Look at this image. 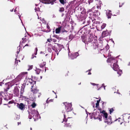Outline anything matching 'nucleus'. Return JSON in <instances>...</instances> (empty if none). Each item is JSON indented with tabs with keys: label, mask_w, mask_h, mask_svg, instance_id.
<instances>
[{
	"label": "nucleus",
	"mask_w": 130,
	"mask_h": 130,
	"mask_svg": "<svg viewBox=\"0 0 130 130\" xmlns=\"http://www.w3.org/2000/svg\"><path fill=\"white\" fill-rule=\"evenodd\" d=\"M23 75L22 74L19 75L14 80L11 82L5 84V85H8L9 87H11L15 83L20 81L22 78Z\"/></svg>",
	"instance_id": "obj_1"
},
{
	"label": "nucleus",
	"mask_w": 130,
	"mask_h": 130,
	"mask_svg": "<svg viewBox=\"0 0 130 130\" xmlns=\"http://www.w3.org/2000/svg\"><path fill=\"white\" fill-rule=\"evenodd\" d=\"M101 113V115L100 116L103 117L104 122L108 124H111V117H108V118L107 113L104 111H102Z\"/></svg>",
	"instance_id": "obj_2"
},
{
	"label": "nucleus",
	"mask_w": 130,
	"mask_h": 130,
	"mask_svg": "<svg viewBox=\"0 0 130 130\" xmlns=\"http://www.w3.org/2000/svg\"><path fill=\"white\" fill-rule=\"evenodd\" d=\"M115 57L108 58L107 60V61L108 62H113V61L115 62L114 63L113 67H112V68L115 71H117L119 69V66L117 63V61L115 60Z\"/></svg>",
	"instance_id": "obj_3"
},
{
	"label": "nucleus",
	"mask_w": 130,
	"mask_h": 130,
	"mask_svg": "<svg viewBox=\"0 0 130 130\" xmlns=\"http://www.w3.org/2000/svg\"><path fill=\"white\" fill-rule=\"evenodd\" d=\"M64 104L65 106L66 111L68 112L72 110L73 108L72 107V105L71 103H67L66 102L64 103Z\"/></svg>",
	"instance_id": "obj_4"
},
{
	"label": "nucleus",
	"mask_w": 130,
	"mask_h": 130,
	"mask_svg": "<svg viewBox=\"0 0 130 130\" xmlns=\"http://www.w3.org/2000/svg\"><path fill=\"white\" fill-rule=\"evenodd\" d=\"M31 113L33 116V117L35 120L38 119L39 118V113L37 110H32Z\"/></svg>",
	"instance_id": "obj_5"
},
{
	"label": "nucleus",
	"mask_w": 130,
	"mask_h": 130,
	"mask_svg": "<svg viewBox=\"0 0 130 130\" xmlns=\"http://www.w3.org/2000/svg\"><path fill=\"white\" fill-rule=\"evenodd\" d=\"M69 50V49L68 48ZM69 51L68 53V55L69 57L72 59H73L76 58L79 55V54L77 52H76L74 53H72L71 54H69Z\"/></svg>",
	"instance_id": "obj_6"
},
{
	"label": "nucleus",
	"mask_w": 130,
	"mask_h": 130,
	"mask_svg": "<svg viewBox=\"0 0 130 130\" xmlns=\"http://www.w3.org/2000/svg\"><path fill=\"white\" fill-rule=\"evenodd\" d=\"M92 116L95 119H98L99 121H101L102 120V117L100 115L96 117V112H94L92 113Z\"/></svg>",
	"instance_id": "obj_7"
},
{
	"label": "nucleus",
	"mask_w": 130,
	"mask_h": 130,
	"mask_svg": "<svg viewBox=\"0 0 130 130\" xmlns=\"http://www.w3.org/2000/svg\"><path fill=\"white\" fill-rule=\"evenodd\" d=\"M52 49L55 51L56 53L57 54V55L58 56V52H60L61 50L60 48L59 47H58V48L55 45H54L52 47Z\"/></svg>",
	"instance_id": "obj_8"
},
{
	"label": "nucleus",
	"mask_w": 130,
	"mask_h": 130,
	"mask_svg": "<svg viewBox=\"0 0 130 130\" xmlns=\"http://www.w3.org/2000/svg\"><path fill=\"white\" fill-rule=\"evenodd\" d=\"M13 93L17 96H18L19 94V91L17 87H15L13 90Z\"/></svg>",
	"instance_id": "obj_9"
},
{
	"label": "nucleus",
	"mask_w": 130,
	"mask_h": 130,
	"mask_svg": "<svg viewBox=\"0 0 130 130\" xmlns=\"http://www.w3.org/2000/svg\"><path fill=\"white\" fill-rule=\"evenodd\" d=\"M17 106L21 110L23 109L24 106L22 103H21L20 104H17Z\"/></svg>",
	"instance_id": "obj_10"
},
{
	"label": "nucleus",
	"mask_w": 130,
	"mask_h": 130,
	"mask_svg": "<svg viewBox=\"0 0 130 130\" xmlns=\"http://www.w3.org/2000/svg\"><path fill=\"white\" fill-rule=\"evenodd\" d=\"M46 2L47 4H51L52 5L54 4V2L56 0H43Z\"/></svg>",
	"instance_id": "obj_11"
},
{
	"label": "nucleus",
	"mask_w": 130,
	"mask_h": 130,
	"mask_svg": "<svg viewBox=\"0 0 130 130\" xmlns=\"http://www.w3.org/2000/svg\"><path fill=\"white\" fill-rule=\"evenodd\" d=\"M31 92H32L33 93H36L38 91V90L36 88L34 89L33 88V86H31Z\"/></svg>",
	"instance_id": "obj_12"
},
{
	"label": "nucleus",
	"mask_w": 130,
	"mask_h": 130,
	"mask_svg": "<svg viewBox=\"0 0 130 130\" xmlns=\"http://www.w3.org/2000/svg\"><path fill=\"white\" fill-rule=\"evenodd\" d=\"M111 12V11L110 10H109L108 12H106V14L108 19L110 18H111V16L112 15L111 13H110Z\"/></svg>",
	"instance_id": "obj_13"
},
{
	"label": "nucleus",
	"mask_w": 130,
	"mask_h": 130,
	"mask_svg": "<svg viewBox=\"0 0 130 130\" xmlns=\"http://www.w3.org/2000/svg\"><path fill=\"white\" fill-rule=\"evenodd\" d=\"M93 39V37L92 35H90V36H89V38H88V42H91L92 41Z\"/></svg>",
	"instance_id": "obj_14"
},
{
	"label": "nucleus",
	"mask_w": 130,
	"mask_h": 130,
	"mask_svg": "<svg viewBox=\"0 0 130 130\" xmlns=\"http://www.w3.org/2000/svg\"><path fill=\"white\" fill-rule=\"evenodd\" d=\"M61 28V27H58L55 29V32L56 34H59L60 33Z\"/></svg>",
	"instance_id": "obj_15"
},
{
	"label": "nucleus",
	"mask_w": 130,
	"mask_h": 130,
	"mask_svg": "<svg viewBox=\"0 0 130 130\" xmlns=\"http://www.w3.org/2000/svg\"><path fill=\"white\" fill-rule=\"evenodd\" d=\"M108 31H104L102 33V36L104 37L107 36V35Z\"/></svg>",
	"instance_id": "obj_16"
},
{
	"label": "nucleus",
	"mask_w": 130,
	"mask_h": 130,
	"mask_svg": "<svg viewBox=\"0 0 130 130\" xmlns=\"http://www.w3.org/2000/svg\"><path fill=\"white\" fill-rule=\"evenodd\" d=\"M46 64V62H44L40 64L39 65L40 66L41 68H43L45 65Z\"/></svg>",
	"instance_id": "obj_17"
},
{
	"label": "nucleus",
	"mask_w": 130,
	"mask_h": 130,
	"mask_svg": "<svg viewBox=\"0 0 130 130\" xmlns=\"http://www.w3.org/2000/svg\"><path fill=\"white\" fill-rule=\"evenodd\" d=\"M46 27H47V29H48V30H44V31L45 32H48L50 31V26L47 24L46 25Z\"/></svg>",
	"instance_id": "obj_18"
},
{
	"label": "nucleus",
	"mask_w": 130,
	"mask_h": 130,
	"mask_svg": "<svg viewBox=\"0 0 130 130\" xmlns=\"http://www.w3.org/2000/svg\"><path fill=\"white\" fill-rule=\"evenodd\" d=\"M92 9L93 10V11L94 10H95L94 11H95L94 12L95 13H96V12H98V10H97L96 9V6H94V7H93L92 8Z\"/></svg>",
	"instance_id": "obj_19"
},
{
	"label": "nucleus",
	"mask_w": 130,
	"mask_h": 130,
	"mask_svg": "<svg viewBox=\"0 0 130 130\" xmlns=\"http://www.w3.org/2000/svg\"><path fill=\"white\" fill-rule=\"evenodd\" d=\"M106 26V24L105 23H103L101 26V28L102 29H104Z\"/></svg>",
	"instance_id": "obj_20"
},
{
	"label": "nucleus",
	"mask_w": 130,
	"mask_h": 130,
	"mask_svg": "<svg viewBox=\"0 0 130 130\" xmlns=\"http://www.w3.org/2000/svg\"><path fill=\"white\" fill-rule=\"evenodd\" d=\"M32 80V79L31 78H26V80H25L27 82H30Z\"/></svg>",
	"instance_id": "obj_21"
},
{
	"label": "nucleus",
	"mask_w": 130,
	"mask_h": 130,
	"mask_svg": "<svg viewBox=\"0 0 130 130\" xmlns=\"http://www.w3.org/2000/svg\"><path fill=\"white\" fill-rule=\"evenodd\" d=\"M100 101V99L99 100L97 101L96 103V107L97 108L98 107V106L99 105V104Z\"/></svg>",
	"instance_id": "obj_22"
},
{
	"label": "nucleus",
	"mask_w": 130,
	"mask_h": 130,
	"mask_svg": "<svg viewBox=\"0 0 130 130\" xmlns=\"http://www.w3.org/2000/svg\"><path fill=\"white\" fill-rule=\"evenodd\" d=\"M35 71L36 73L37 74H39L40 72V70L39 69H36Z\"/></svg>",
	"instance_id": "obj_23"
},
{
	"label": "nucleus",
	"mask_w": 130,
	"mask_h": 130,
	"mask_svg": "<svg viewBox=\"0 0 130 130\" xmlns=\"http://www.w3.org/2000/svg\"><path fill=\"white\" fill-rule=\"evenodd\" d=\"M122 70H120L119 71H118L117 73L120 76L122 73Z\"/></svg>",
	"instance_id": "obj_24"
},
{
	"label": "nucleus",
	"mask_w": 130,
	"mask_h": 130,
	"mask_svg": "<svg viewBox=\"0 0 130 130\" xmlns=\"http://www.w3.org/2000/svg\"><path fill=\"white\" fill-rule=\"evenodd\" d=\"M33 67V66L32 65L28 66V70H29L31 69Z\"/></svg>",
	"instance_id": "obj_25"
},
{
	"label": "nucleus",
	"mask_w": 130,
	"mask_h": 130,
	"mask_svg": "<svg viewBox=\"0 0 130 130\" xmlns=\"http://www.w3.org/2000/svg\"><path fill=\"white\" fill-rule=\"evenodd\" d=\"M109 112H110V114H111V113L113 111H114V109H113V108H111L109 110Z\"/></svg>",
	"instance_id": "obj_26"
},
{
	"label": "nucleus",
	"mask_w": 130,
	"mask_h": 130,
	"mask_svg": "<svg viewBox=\"0 0 130 130\" xmlns=\"http://www.w3.org/2000/svg\"><path fill=\"white\" fill-rule=\"evenodd\" d=\"M36 106V104L35 103H33L31 104V106L33 108H34Z\"/></svg>",
	"instance_id": "obj_27"
},
{
	"label": "nucleus",
	"mask_w": 130,
	"mask_h": 130,
	"mask_svg": "<svg viewBox=\"0 0 130 130\" xmlns=\"http://www.w3.org/2000/svg\"><path fill=\"white\" fill-rule=\"evenodd\" d=\"M100 6H101L100 5H97L96 6V9L97 10H98L99 9H101Z\"/></svg>",
	"instance_id": "obj_28"
},
{
	"label": "nucleus",
	"mask_w": 130,
	"mask_h": 130,
	"mask_svg": "<svg viewBox=\"0 0 130 130\" xmlns=\"http://www.w3.org/2000/svg\"><path fill=\"white\" fill-rule=\"evenodd\" d=\"M59 11L60 12H63L64 11V9L63 8H60Z\"/></svg>",
	"instance_id": "obj_29"
},
{
	"label": "nucleus",
	"mask_w": 130,
	"mask_h": 130,
	"mask_svg": "<svg viewBox=\"0 0 130 130\" xmlns=\"http://www.w3.org/2000/svg\"><path fill=\"white\" fill-rule=\"evenodd\" d=\"M3 93H4L3 92H0V98H1L2 97H3L2 94Z\"/></svg>",
	"instance_id": "obj_30"
},
{
	"label": "nucleus",
	"mask_w": 130,
	"mask_h": 130,
	"mask_svg": "<svg viewBox=\"0 0 130 130\" xmlns=\"http://www.w3.org/2000/svg\"><path fill=\"white\" fill-rule=\"evenodd\" d=\"M60 2L62 4H64V0H59Z\"/></svg>",
	"instance_id": "obj_31"
},
{
	"label": "nucleus",
	"mask_w": 130,
	"mask_h": 130,
	"mask_svg": "<svg viewBox=\"0 0 130 130\" xmlns=\"http://www.w3.org/2000/svg\"><path fill=\"white\" fill-rule=\"evenodd\" d=\"M106 50H108L109 49V46L108 44H107V45L106 46Z\"/></svg>",
	"instance_id": "obj_32"
},
{
	"label": "nucleus",
	"mask_w": 130,
	"mask_h": 130,
	"mask_svg": "<svg viewBox=\"0 0 130 130\" xmlns=\"http://www.w3.org/2000/svg\"><path fill=\"white\" fill-rule=\"evenodd\" d=\"M18 51L17 52V53L18 54L19 53V52L20 50V47L19 46L18 47Z\"/></svg>",
	"instance_id": "obj_33"
},
{
	"label": "nucleus",
	"mask_w": 130,
	"mask_h": 130,
	"mask_svg": "<svg viewBox=\"0 0 130 130\" xmlns=\"http://www.w3.org/2000/svg\"><path fill=\"white\" fill-rule=\"evenodd\" d=\"M35 51H36V52H35V55H36L37 54V52L38 51V49H37V48L36 47V48H35Z\"/></svg>",
	"instance_id": "obj_34"
},
{
	"label": "nucleus",
	"mask_w": 130,
	"mask_h": 130,
	"mask_svg": "<svg viewBox=\"0 0 130 130\" xmlns=\"http://www.w3.org/2000/svg\"><path fill=\"white\" fill-rule=\"evenodd\" d=\"M64 118L63 119V121L66 122L67 121V120L66 119H65V115L64 114Z\"/></svg>",
	"instance_id": "obj_35"
},
{
	"label": "nucleus",
	"mask_w": 130,
	"mask_h": 130,
	"mask_svg": "<svg viewBox=\"0 0 130 130\" xmlns=\"http://www.w3.org/2000/svg\"><path fill=\"white\" fill-rule=\"evenodd\" d=\"M47 50L48 51L50 52H51V48L50 47H48L47 48Z\"/></svg>",
	"instance_id": "obj_36"
},
{
	"label": "nucleus",
	"mask_w": 130,
	"mask_h": 130,
	"mask_svg": "<svg viewBox=\"0 0 130 130\" xmlns=\"http://www.w3.org/2000/svg\"><path fill=\"white\" fill-rule=\"evenodd\" d=\"M93 0H89L88 1V3H89V4H90V3H92L93 2Z\"/></svg>",
	"instance_id": "obj_37"
},
{
	"label": "nucleus",
	"mask_w": 130,
	"mask_h": 130,
	"mask_svg": "<svg viewBox=\"0 0 130 130\" xmlns=\"http://www.w3.org/2000/svg\"><path fill=\"white\" fill-rule=\"evenodd\" d=\"M104 85V84H102V86L101 87H100V88H98L97 90H100V89L103 87V85Z\"/></svg>",
	"instance_id": "obj_38"
},
{
	"label": "nucleus",
	"mask_w": 130,
	"mask_h": 130,
	"mask_svg": "<svg viewBox=\"0 0 130 130\" xmlns=\"http://www.w3.org/2000/svg\"><path fill=\"white\" fill-rule=\"evenodd\" d=\"M52 41L54 42H56L57 41V40H56V39H52Z\"/></svg>",
	"instance_id": "obj_39"
},
{
	"label": "nucleus",
	"mask_w": 130,
	"mask_h": 130,
	"mask_svg": "<svg viewBox=\"0 0 130 130\" xmlns=\"http://www.w3.org/2000/svg\"><path fill=\"white\" fill-rule=\"evenodd\" d=\"M16 118L18 119H19L20 118V117L18 115H16Z\"/></svg>",
	"instance_id": "obj_40"
},
{
	"label": "nucleus",
	"mask_w": 130,
	"mask_h": 130,
	"mask_svg": "<svg viewBox=\"0 0 130 130\" xmlns=\"http://www.w3.org/2000/svg\"><path fill=\"white\" fill-rule=\"evenodd\" d=\"M52 41V40L51 39H48L47 40V41L49 42H51Z\"/></svg>",
	"instance_id": "obj_41"
},
{
	"label": "nucleus",
	"mask_w": 130,
	"mask_h": 130,
	"mask_svg": "<svg viewBox=\"0 0 130 130\" xmlns=\"http://www.w3.org/2000/svg\"><path fill=\"white\" fill-rule=\"evenodd\" d=\"M34 57H36V56H34L33 55H32L31 57V59H32L34 58Z\"/></svg>",
	"instance_id": "obj_42"
},
{
	"label": "nucleus",
	"mask_w": 130,
	"mask_h": 130,
	"mask_svg": "<svg viewBox=\"0 0 130 130\" xmlns=\"http://www.w3.org/2000/svg\"><path fill=\"white\" fill-rule=\"evenodd\" d=\"M93 10L92 9H89L88 11H87V12H90L92 11Z\"/></svg>",
	"instance_id": "obj_43"
},
{
	"label": "nucleus",
	"mask_w": 130,
	"mask_h": 130,
	"mask_svg": "<svg viewBox=\"0 0 130 130\" xmlns=\"http://www.w3.org/2000/svg\"><path fill=\"white\" fill-rule=\"evenodd\" d=\"M26 41V39H24L22 41V43H24Z\"/></svg>",
	"instance_id": "obj_44"
},
{
	"label": "nucleus",
	"mask_w": 130,
	"mask_h": 130,
	"mask_svg": "<svg viewBox=\"0 0 130 130\" xmlns=\"http://www.w3.org/2000/svg\"><path fill=\"white\" fill-rule=\"evenodd\" d=\"M35 10L36 11H38L39 10V8H36L35 9Z\"/></svg>",
	"instance_id": "obj_45"
},
{
	"label": "nucleus",
	"mask_w": 130,
	"mask_h": 130,
	"mask_svg": "<svg viewBox=\"0 0 130 130\" xmlns=\"http://www.w3.org/2000/svg\"><path fill=\"white\" fill-rule=\"evenodd\" d=\"M91 85H93V86H94V85H98L94 83H91Z\"/></svg>",
	"instance_id": "obj_46"
},
{
	"label": "nucleus",
	"mask_w": 130,
	"mask_h": 130,
	"mask_svg": "<svg viewBox=\"0 0 130 130\" xmlns=\"http://www.w3.org/2000/svg\"><path fill=\"white\" fill-rule=\"evenodd\" d=\"M90 70H89V71H87L86 72H88L89 73L88 74V75H90V74H91V73H90Z\"/></svg>",
	"instance_id": "obj_47"
},
{
	"label": "nucleus",
	"mask_w": 130,
	"mask_h": 130,
	"mask_svg": "<svg viewBox=\"0 0 130 130\" xmlns=\"http://www.w3.org/2000/svg\"><path fill=\"white\" fill-rule=\"evenodd\" d=\"M28 118L29 119H31L32 118V116L30 115H29L28 116Z\"/></svg>",
	"instance_id": "obj_48"
},
{
	"label": "nucleus",
	"mask_w": 130,
	"mask_h": 130,
	"mask_svg": "<svg viewBox=\"0 0 130 130\" xmlns=\"http://www.w3.org/2000/svg\"><path fill=\"white\" fill-rule=\"evenodd\" d=\"M48 46H52V44H51L49 43L48 44Z\"/></svg>",
	"instance_id": "obj_49"
},
{
	"label": "nucleus",
	"mask_w": 130,
	"mask_h": 130,
	"mask_svg": "<svg viewBox=\"0 0 130 130\" xmlns=\"http://www.w3.org/2000/svg\"><path fill=\"white\" fill-rule=\"evenodd\" d=\"M93 105V107H94V106H95V105H94V103H92V105Z\"/></svg>",
	"instance_id": "obj_50"
},
{
	"label": "nucleus",
	"mask_w": 130,
	"mask_h": 130,
	"mask_svg": "<svg viewBox=\"0 0 130 130\" xmlns=\"http://www.w3.org/2000/svg\"><path fill=\"white\" fill-rule=\"evenodd\" d=\"M29 46V45H28V44H26V45L25 46H24V48L25 47V46Z\"/></svg>",
	"instance_id": "obj_51"
},
{
	"label": "nucleus",
	"mask_w": 130,
	"mask_h": 130,
	"mask_svg": "<svg viewBox=\"0 0 130 130\" xmlns=\"http://www.w3.org/2000/svg\"><path fill=\"white\" fill-rule=\"evenodd\" d=\"M21 124V122H18V125H19V124Z\"/></svg>",
	"instance_id": "obj_52"
},
{
	"label": "nucleus",
	"mask_w": 130,
	"mask_h": 130,
	"mask_svg": "<svg viewBox=\"0 0 130 130\" xmlns=\"http://www.w3.org/2000/svg\"><path fill=\"white\" fill-rule=\"evenodd\" d=\"M53 18H55V15H53Z\"/></svg>",
	"instance_id": "obj_53"
},
{
	"label": "nucleus",
	"mask_w": 130,
	"mask_h": 130,
	"mask_svg": "<svg viewBox=\"0 0 130 130\" xmlns=\"http://www.w3.org/2000/svg\"><path fill=\"white\" fill-rule=\"evenodd\" d=\"M108 56H111V55L109 53L108 54Z\"/></svg>",
	"instance_id": "obj_54"
},
{
	"label": "nucleus",
	"mask_w": 130,
	"mask_h": 130,
	"mask_svg": "<svg viewBox=\"0 0 130 130\" xmlns=\"http://www.w3.org/2000/svg\"><path fill=\"white\" fill-rule=\"evenodd\" d=\"M9 89V88H7V89H6V91H7V90Z\"/></svg>",
	"instance_id": "obj_55"
},
{
	"label": "nucleus",
	"mask_w": 130,
	"mask_h": 130,
	"mask_svg": "<svg viewBox=\"0 0 130 130\" xmlns=\"http://www.w3.org/2000/svg\"><path fill=\"white\" fill-rule=\"evenodd\" d=\"M13 9H12V10H10V11H11V12H12L13 11Z\"/></svg>",
	"instance_id": "obj_56"
},
{
	"label": "nucleus",
	"mask_w": 130,
	"mask_h": 130,
	"mask_svg": "<svg viewBox=\"0 0 130 130\" xmlns=\"http://www.w3.org/2000/svg\"><path fill=\"white\" fill-rule=\"evenodd\" d=\"M65 127H68V125H67L66 124H65Z\"/></svg>",
	"instance_id": "obj_57"
},
{
	"label": "nucleus",
	"mask_w": 130,
	"mask_h": 130,
	"mask_svg": "<svg viewBox=\"0 0 130 130\" xmlns=\"http://www.w3.org/2000/svg\"><path fill=\"white\" fill-rule=\"evenodd\" d=\"M103 87H104V89L105 90V86H103Z\"/></svg>",
	"instance_id": "obj_58"
},
{
	"label": "nucleus",
	"mask_w": 130,
	"mask_h": 130,
	"mask_svg": "<svg viewBox=\"0 0 130 130\" xmlns=\"http://www.w3.org/2000/svg\"><path fill=\"white\" fill-rule=\"evenodd\" d=\"M9 104H11V103H12V102H11V101H9Z\"/></svg>",
	"instance_id": "obj_59"
},
{
	"label": "nucleus",
	"mask_w": 130,
	"mask_h": 130,
	"mask_svg": "<svg viewBox=\"0 0 130 130\" xmlns=\"http://www.w3.org/2000/svg\"><path fill=\"white\" fill-rule=\"evenodd\" d=\"M16 8H15V9L14 10V12H15L16 11H17L16 10Z\"/></svg>",
	"instance_id": "obj_60"
},
{
	"label": "nucleus",
	"mask_w": 130,
	"mask_h": 130,
	"mask_svg": "<svg viewBox=\"0 0 130 130\" xmlns=\"http://www.w3.org/2000/svg\"><path fill=\"white\" fill-rule=\"evenodd\" d=\"M62 112L63 113H65V112L64 111V110H63L62 111Z\"/></svg>",
	"instance_id": "obj_61"
},
{
	"label": "nucleus",
	"mask_w": 130,
	"mask_h": 130,
	"mask_svg": "<svg viewBox=\"0 0 130 130\" xmlns=\"http://www.w3.org/2000/svg\"><path fill=\"white\" fill-rule=\"evenodd\" d=\"M19 18L20 19V20H21V19L20 18V16H19Z\"/></svg>",
	"instance_id": "obj_62"
},
{
	"label": "nucleus",
	"mask_w": 130,
	"mask_h": 130,
	"mask_svg": "<svg viewBox=\"0 0 130 130\" xmlns=\"http://www.w3.org/2000/svg\"><path fill=\"white\" fill-rule=\"evenodd\" d=\"M30 129L31 130H32V128H30Z\"/></svg>",
	"instance_id": "obj_63"
},
{
	"label": "nucleus",
	"mask_w": 130,
	"mask_h": 130,
	"mask_svg": "<svg viewBox=\"0 0 130 130\" xmlns=\"http://www.w3.org/2000/svg\"><path fill=\"white\" fill-rule=\"evenodd\" d=\"M112 42L113 43H114V41H113L112 40Z\"/></svg>",
	"instance_id": "obj_64"
}]
</instances>
